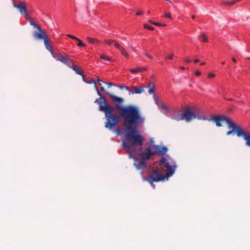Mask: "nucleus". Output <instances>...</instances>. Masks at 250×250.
Wrapping results in <instances>:
<instances>
[{
	"mask_svg": "<svg viewBox=\"0 0 250 250\" xmlns=\"http://www.w3.org/2000/svg\"><path fill=\"white\" fill-rule=\"evenodd\" d=\"M126 130L125 133V139L123 141V146L126 149L130 158L135 160L134 165L137 169H142L146 167V161L150 156L156 153L165 154L167 151L165 147L157 146H149L146 151L142 152L143 137L135 129L142 125L145 121L138 109L133 106H128L120 109Z\"/></svg>",
	"mask_w": 250,
	"mask_h": 250,
	"instance_id": "nucleus-1",
	"label": "nucleus"
},
{
	"mask_svg": "<svg viewBox=\"0 0 250 250\" xmlns=\"http://www.w3.org/2000/svg\"><path fill=\"white\" fill-rule=\"evenodd\" d=\"M160 165L164 170L159 168L154 169L150 175V178L152 181L158 182L163 181L166 178L171 176L175 171L176 165L175 162L171 158L167 157H163L160 161Z\"/></svg>",
	"mask_w": 250,
	"mask_h": 250,
	"instance_id": "nucleus-2",
	"label": "nucleus"
},
{
	"mask_svg": "<svg viewBox=\"0 0 250 250\" xmlns=\"http://www.w3.org/2000/svg\"><path fill=\"white\" fill-rule=\"evenodd\" d=\"M215 124L217 126L227 125L229 130L227 134L229 135L236 133L238 137L242 136L246 142V145L250 146V132L243 130L238 125L229 119L223 116H215Z\"/></svg>",
	"mask_w": 250,
	"mask_h": 250,
	"instance_id": "nucleus-3",
	"label": "nucleus"
},
{
	"mask_svg": "<svg viewBox=\"0 0 250 250\" xmlns=\"http://www.w3.org/2000/svg\"><path fill=\"white\" fill-rule=\"evenodd\" d=\"M99 107L100 110L105 113V117L107 118L105 127L110 129L114 127L120 120L118 116L112 115L115 108L107 104L104 99L103 102L101 103Z\"/></svg>",
	"mask_w": 250,
	"mask_h": 250,
	"instance_id": "nucleus-4",
	"label": "nucleus"
},
{
	"mask_svg": "<svg viewBox=\"0 0 250 250\" xmlns=\"http://www.w3.org/2000/svg\"><path fill=\"white\" fill-rule=\"evenodd\" d=\"M110 97L111 98L113 102L115 103L117 105V107H118V111H119V113L120 114V115H121V116L122 117L123 116L122 115L121 112H120V109L122 108H124V107H120V106H118V104H120L121 103H122L123 101V99L121 98H119V97H118L116 96H114V95H110ZM128 106H133V105H128ZM128 107V106H125V107ZM133 107H135V106H133ZM135 107L137 108L139 110V111L140 112L139 109L138 108V107L135 106ZM123 121H124V118H123ZM124 125L125 126V129L124 130L122 128H118L116 130V132L117 133V134L118 135H122L124 132L125 133L126 132V126L125 125V121H124Z\"/></svg>",
	"mask_w": 250,
	"mask_h": 250,
	"instance_id": "nucleus-5",
	"label": "nucleus"
},
{
	"mask_svg": "<svg viewBox=\"0 0 250 250\" xmlns=\"http://www.w3.org/2000/svg\"><path fill=\"white\" fill-rule=\"evenodd\" d=\"M53 58L69 67L72 66V65L74 62L70 58V56L65 53H57L56 54H53Z\"/></svg>",
	"mask_w": 250,
	"mask_h": 250,
	"instance_id": "nucleus-6",
	"label": "nucleus"
},
{
	"mask_svg": "<svg viewBox=\"0 0 250 250\" xmlns=\"http://www.w3.org/2000/svg\"><path fill=\"white\" fill-rule=\"evenodd\" d=\"M13 3L14 7L18 9L21 14L25 15L26 17H28L27 13V8L23 2L21 1L18 4H16L15 1L13 2Z\"/></svg>",
	"mask_w": 250,
	"mask_h": 250,
	"instance_id": "nucleus-7",
	"label": "nucleus"
},
{
	"mask_svg": "<svg viewBox=\"0 0 250 250\" xmlns=\"http://www.w3.org/2000/svg\"><path fill=\"white\" fill-rule=\"evenodd\" d=\"M37 29L38 31H36L34 33V36L35 38L40 40H44L47 38L46 34L42 30L40 27L38 28Z\"/></svg>",
	"mask_w": 250,
	"mask_h": 250,
	"instance_id": "nucleus-8",
	"label": "nucleus"
},
{
	"mask_svg": "<svg viewBox=\"0 0 250 250\" xmlns=\"http://www.w3.org/2000/svg\"><path fill=\"white\" fill-rule=\"evenodd\" d=\"M115 47L118 48L119 51L121 52L122 54L126 58H129V55L126 51V50L123 48L119 43H116L115 44Z\"/></svg>",
	"mask_w": 250,
	"mask_h": 250,
	"instance_id": "nucleus-9",
	"label": "nucleus"
},
{
	"mask_svg": "<svg viewBox=\"0 0 250 250\" xmlns=\"http://www.w3.org/2000/svg\"><path fill=\"white\" fill-rule=\"evenodd\" d=\"M44 42L46 49L51 53L52 56L53 57V54H56L57 53H55L53 49L51 43L47 39V38L44 40Z\"/></svg>",
	"mask_w": 250,
	"mask_h": 250,
	"instance_id": "nucleus-10",
	"label": "nucleus"
},
{
	"mask_svg": "<svg viewBox=\"0 0 250 250\" xmlns=\"http://www.w3.org/2000/svg\"><path fill=\"white\" fill-rule=\"evenodd\" d=\"M130 90H129L131 94H140L144 91L143 88H139L137 86H133L130 87Z\"/></svg>",
	"mask_w": 250,
	"mask_h": 250,
	"instance_id": "nucleus-11",
	"label": "nucleus"
},
{
	"mask_svg": "<svg viewBox=\"0 0 250 250\" xmlns=\"http://www.w3.org/2000/svg\"><path fill=\"white\" fill-rule=\"evenodd\" d=\"M82 77H83V81L85 82V83H94V85H95V89H96L97 91V93H98V94L99 95H100L101 96V93L100 92H99V91L98 90V87H97V84L96 83V82L94 80H91L90 81H88L86 79V77L85 76H84L83 74L82 75Z\"/></svg>",
	"mask_w": 250,
	"mask_h": 250,
	"instance_id": "nucleus-12",
	"label": "nucleus"
},
{
	"mask_svg": "<svg viewBox=\"0 0 250 250\" xmlns=\"http://www.w3.org/2000/svg\"><path fill=\"white\" fill-rule=\"evenodd\" d=\"M72 65V66H70L69 68L72 69L77 74L83 75V72L78 65H75L74 62H73Z\"/></svg>",
	"mask_w": 250,
	"mask_h": 250,
	"instance_id": "nucleus-13",
	"label": "nucleus"
},
{
	"mask_svg": "<svg viewBox=\"0 0 250 250\" xmlns=\"http://www.w3.org/2000/svg\"><path fill=\"white\" fill-rule=\"evenodd\" d=\"M86 40L88 41L89 43L95 45H97L100 43V41L97 39L88 37L86 38Z\"/></svg>",
	"mask_w": 250,
	"mask_h": 250,
	"instance_id": "nucleus-14",
	"label": "nucleus"
},
{
	"mask_svg": "<svg viewBox=\"0 0 250 250\" xmlns=\"http://www.w3.org/2000/svg\"><path fill=\"white\" fill-rule=\"evenodd\" d=\"M145 70H146V68L145 67H138L136 68L130 69V71L132 73H138L139 72L142 71H144Z\"/></svg>",
	"mask_w": 250,
	"mask_h": 250,
	"instance_id": "nucleus-15",
	"label": "nucleus"
},
{
	"mask_svg": "<svg viewBox=\"0 0 250 250\" xmlns=\"http://www.w3.org/2000/svg\"><path fill=\"white\" fill-rule=\"evenodd\" d=\"M104 42L109 45L113 44L115 46L116 43H118L116 41L111 39H105Z\"/></svg>",
	"mask_w": 250,
	"mask_h": 250,
	"instance_id": "nucleus-16",
	"label": "nucleus"
},
{
	"mask_svg": "<svg viewBox=\"0 0 250 250\" xmlns=\"http://www.w3.org/2000/svg\"><path fill=\"white\" fill-rule=\"evenodd\" d=\"M149 22L156 26H166V24L165 23H161L160 22H157L152 21L151 20H149Z\"/></svg>",
	"mask_w": 250,
	"mask_h": 250,
	"instance_id": "nucleus-17",
	"label": "nucleus"
},
{
	"mask_svg": "<svg viewBox=\"0 0 250 250\" xmlns=\"http://www.w3.org/2000/svg\"><path fill=\"white\" fill-rule=\"evenodd\" d=\"M100 57L102 60H104L107 61H111V58L104 54H101L100 55Z\"/></svg>",
	"mask_w": 250,
	"mask_h": 250,
	"instance_id": "nucleus-18",
	"label": "nucleus"
},
{
	"mask_svg": "<svg viewBox=\"0 0 250 250\" xmlns=\"http://www.w3.org/2000/svg\"><path fill=\"white\" fill-rule=\"evenodd\" d=\"M200 40L203 42H207L208 41V38L205 34H201L200 36Z\"/></svg>",
	"mask_w": 250,
	"mask_h": 250,
	"instance_id": "nucleus-19",
	"label": "nucleus"
},
{
	"mask_svg": "<svg viewBox=\"0 0 250 250\" xmlns=\"http://www.w3.org/2000/svg\"><path fill=\"white\" fill-rule=\"evenodd\" d=\"M162 17H164L166 18H167L170 20L172 19L171 14L170 12H167L164 14V15Z\"/></svg>",
	"mask_w": 250,
	"mask_h": 250,
	"instance_id": "nucleus-20",
	"label": "nucleus"
},
{
	"mask_svg": "<svg viewBox=\"0 0 250 250\" xmlns=\"http://www.w3.org/2000/svg\"><path fill=\"white\" fill-rule=\"evenodd\" d=\"M144 27L145 28L149 30H153L154 29V28L153 26H151L146 23H145L144 24Z\"/></svg>",
	"mask_w": 250,
	"mask_h": 250,
	"instance_id": "nucleus-21",
	"label": "nucleus"
},
{
	"mask_svg": "<svg viewBox=\"0 0 250 250\" xmlns=\"http://www.w3.org/2000/svg\"><path fill=\"white\" fill-rule=\"evenodd\" d=\"M76 41H78V44H77V45L78 46H80V47H85L86 46L85 44L84 43H83L82 42V41L81 40H80L79 39H78V40H77Z\"/></svg>",
	"mask_w": 250,
	"mask_h": 250,
	"instance_id": "nucleus-22",
	"label": "nucleus"
},
{
	"mask_svg": "<svg viewBox=\"0 0 250 250\" xmlns=\"http://www.w3.org/2000/svg\"><path fill=\"white\" fill-rule=\"evenodd\" d=\"M154 92V86L153 84H151L150 85V87L148 90V92L149 94H153Z\"/></svg>",
	"mask_w": 250,
	"mask_h": 250,
	"instance_id": "nucleus-23",
	"label": "nucleus"
},
{
	"mask_svg": "<svg viewBox=\"0 0 250 250\" xmlns=\"http://www.w3.org/2000/svg\"><path fill=\"white\" fill-rule=\"evenodd\" d=\"M30 23L31 25H32L34 28H39L40 26L37 24L32 20H31L30 21Z\"/></svg>",
	"mask_w": 250,
	"mask_h": 250,
	"instance_id": "nucleus-24",
	"label": "nucleus"
},
{
	"mask_svg": "<svg viewBox=\"0 0 250 250\" xmlns=\"http://www.w3.org/2000/svg\"><path fill=\"white\" fill-rule=\"evenodd\" d=\"M120 88L121 89H123V88H125V89H126L127 90L129 91V90H130V87H128L127 86H125V85H121L120 86Z\"/></svg>",
	"mask_w": 250,
	"mask_h": 250,
	"instance_id": "nucleus-25",
	"label": "nucleus"
},
{
	"mask_svg": "<svg viewBox=\"0 0 250 250\" xmlns=\"http://www.w3.org/2000/svg\"><path fill=\"white\" fill-rule=\"evenodd\" d=\"M208 77L209 78H213L215 77V74L212 73H209L208 75Z\"/></svg>",
	"mask_w": 250,
	"mask_h": 250,
	"instance_id": "nucleus-26",
	"label": "nucleus"
},
{
	"mask_svg": "<svg viewBox=\"0 0 250 250\" xmlns=\"http://www.w3.org/2000/svg\"><path fill=\"white\" fill-rule=\"evenodd\" d=\"M67 36L70 37V38L73 39V40H78V38L75 37L74 36H73V35H70V34H68L67 35Z\"/></svg>",
	"mask_w": 250,
	"mask_h": 250,
	"instance_id": "nucleus-27",
	"label": "nucleus"
},
{
	"mask_svg": "<svg viewBox=\"0 0 250 250\" xmlns=\"http://www.w3.org/2000/svg\"><path fill=\"white\" fill-rule=\"evenodd\" d=\"M174 57V54H172L171 55H168L167 57V59L172 60Z\"/></svg>",
	"mask_w": 250,
	"mask_h": 250,
	"instance_id": "nucleus-28",
	"label": "nucleus"
},
{
	"mask_svg": "<svg viewBox=\"0 0 250 250\" xmlns=\"http://www.w3.org/2000/svg\"><path fill=\"white\" fill-rule=\"evenodd\" d=\"M145 55L147 57H148L149 59H151V60H153V58L152 56L149 55L147 53H145Z\"/></svg>",
	"mask_w": 250,
	"mask_h": 250,
	"instance_id": "nucleus-29",
	"label": "nucleus"
},
{
	"mask_svg": "<svg viewBox=\"0 0 250 250\" xmlns=\"http://www.w3.org/2000/svg\"><path fill=\"white\" fill-rule=\"evenodd\" d=\"M195 74L196 76H199L201 75V72L199 70H197V71H195Z\"/></svg>",
	"mask_w": 250,
	"mask_h": 250,
	"instance_id": "nucleus-30",
	"label": "nucleus"
},
{
	"mask_svg": "<svg viewBox=\"0 0 250 250\" xmlns=\"http://www.w3.org/2000/svg\"><path fill=\"white\" fill-rule=\"evenodd\" d=\"M142 14H143V12L141 11L138 10V11H136V15H137L139 16V15H141Z\"/></svg>",
	"mask_w": 250,
	"mask_h": 250,
	"instance_id": "nucleus-31",
	"label": "nucleus"
},
{
	"mask_svg": "<svg viewBox=\"0 0 250 250\" xmlns=\"http://www.w3.org/2000/svg\"><path fill=\"white\" fill-rule=\"evenodd\" d=\"M185 62L186 63H189V62H191V60L190 59H187L185 60Z\"/></svg>",
	"mask_w": 250,
	"mask_h": 250,
	"instance_id": "nucleus-32",
	"label": "nucleus"
},
{
	"mask_svg": "<svg viewBox=\"0 0 250 250\" xmlns=\"http://www.w3.org/2000/svg\"><path fill=\"white\" fill-rule=\"evenodd\" d=\"M107 84L108 85L109 87H111L112 85H114V84L113 83H107Z\"/></svg>",
	"mask_w": 250,
	"mask_h": 250,
	"instance_id": "nucleus-33",
	"label": "nucleus"
},
{
	"mask_svg": "<svg viewBox=\"0 0 250 250\" xmlns=\"http://www.w3.org/2000/svg\"><path fill=\"white\" fill-rule=\"evenodd\" d=\"M99 84L101 85H102V83H103V81L100 79H98Z\"/></svg>",
	"mask_w": 250,
	"mask_h": 250,
	"instance_id": "nucleus-34",
	"label": "nucleus"
},
{
	"mask_svg": "<svg viewBox=\"0 0 250 250\" xmlns=\"http://www.w3.org/2000/svg\"><path fill=\"white\" fill-rule=\"evenodd\" d=\"M199 62V60H198V59H195L194 60V62L195 63H197V62Z\"/></svg>",
	"mask_w": 250,
	"mask_h": 250,
	"instance_id": "nucleus-35",
	"label": "nucleus"
},
{
	"mask_svg": "<svg viewBox=\"0 0 250 250\" xmlns=\"http://www.w3.org/2000/svg\"><path fill=\"white\" fill-rule=\"evenodd\" d=\"M232 61H233L234 62H236V59H235L234 58H232Z\"/></svg>",
	"mask_w": 250,
	"mask_h": 250,
	"instance_id": "nucleus-36",
	"label": "nucleus"
},
{
	"mask_svg": "<svg viewBox=\"0 0 250 250\" xmlns=\"http://www.w3.org/2000/svg\"><path fill=\"white\" fill-rule=\"evenodd\" d=\"M205 64V62H202L201 63V65H204Z\"/></svg>",
	"mask_w": 250,
	"mask_h": 250,
	"instance_id": "nucleus-37",
	"label": "nucleus"
},
{
	"mask_svg": "<svg viewBox=\"0 0 250 250\" xmlns=\"http://www.w3.org/2000/svg\"><path fill=\"white\" fill-rule=\"evenodd\" d=\"M221 63H222V64H224L225 63V62L224 61V62H222Z\"/></svg>",
	"mask_w": 250,
	"mask_h": 250,
	"instance_id": "nucleus-38",
	"label": "nucleus"
},
{
	"mask_svg": "<svg viewBox=\"0 0 250 250\" xmlns=\"http://www.w3.org/2000/svg\"><path fill=\"white\" fill-rule=\"evenodd\" d=\"M181 69L182 70H184L185 68L184 67H181Z\"/></svg>",
	"mask_w": 250,
	"mask_h": 250,
	"instance_id": "nucleus-39",
	"label": "nucleus"
},
{
	"mask_svg": "<svg viewBox=\"0 0 250 250\" xmlns=\"http://www.w3.org/2000/svg\"><path fill=\"white\" fill-rule=\"evenodd\" d=\"M101 89H102V90H104V87H101Z\"/></svg>",
	"mask_w": 250,
	"mask_h": 250,
	"instance_id": "nucleus-40",
	"label": "nucleus"
},
{
	"mask_svg": "<svg viewBox=\"0 0 250 250\" xmlns=\"http://www.w3.org/2000/svg\"><path fill=\"white\" fill-rule=\"evenodd\" d=\"M95 103H98V100H96V101H95Z\"/></svg>",
	"mask_w": 250,
	"mask_h": 250,
	"instance_id": "nucleus-41",
	"label": "nucleus"
},
{
	"mask_svg": "<svg viewBox=\"0 0 250 250\" xmlns=\"http://www.w3.org/2000/svg\"><path fill=\"white\" fill-rule=\"evenodd\" d=\"M132 50H133V51H135V48H132Z\"/></svg>",
	"mask_w": 250,
	"mask_h": 250,
	"instance_id": "nucleus-42",
	"label": "nucleus"
},
{
	"mask_svg": "<svg viewBox=\"0 0 250 250\" xmlns=\"http://www.w3.org/2000/svg\"><path fill=\"white\" fill-rule=\"evenodd\" d=\"M13 2H14V0H12Z\"/></svg>",
	"mask_w": 250,
	"mask_h": 250,
	"instance_id": "nucleus-43",
	"label": "nucleus"
},
{
	"mask_svg": "<svg viewBox=\"0 0 250 250\" xmlns=\"http://www.w3.org/2000/svg\"><path fill=\"white\" fill-rule=\"evenodd\" d=\"M249 59H250V58H249Z\"/></svg>",
	"mask_w": 250,
	"mask_h": 250,
	"instance_id": "nucleus-44",
	"label": "nucleus"
}]
</instances>
